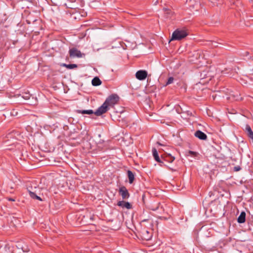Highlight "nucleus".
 <instances>
[{
    "label": "nucleus",
    "mask_w": 253,
    "mask_h": 253,
    "mask_svg": "<svg viewBox=\"0 0 253 253\" xmlns=\"http://www.w3.org/2000/svg\"><path fill=\"white\" fill-rule=\"evenodd\" d=\"M69 53L70 56L71 57H77L80 58L82 57L83 55V54L81 53V52L75 47L70 49Z\"/></svg>",
    "instance_id": "5"
},
{
    "label": "nucleus",
    "mask_w": 253,
    "mask_h": 253,
    "mask_svg": "<svg viewBox=\"0 0 253 253\" xmlns=\"http://www.w3.org/2000/svg\"><path fill=\"white\" fill-rule=\"evenodd\" d=\"M27 191L28 192V193L30 195V196L31 197V198H32L33 199L37 200H39L40 201H42V199L36 194V190H33L32 187H27Z\"/></svg>",
    "instance_id": "7"
},
{
    "label": "nucleus",
    "mask_w": 253,
    "mask_h": 253,
    "mask_svg": "<svg viewBox=\"0 0 253 253\" xmlns=\"http://www.w3.org/2000/svg\"><path fill=\"white\" fill-rule=\"evenodd\" d=\"M195 136L202 140H205L207 139V135L206 134L200 130H197L195 132Z\"/></svg>",
    "instance_id": "10"
},
{
    "label": "nucleus",
    "mask_w": 253,
    "mask_h": 253,
    "mask_svg": "<svg viewBox=\"0 0 253 253\" xmlns=\"http://www.w3.org/2000/svg\"><path fill=\"white\" fill-rule=\"evenodd\" d=\"M14 252H15V253H23V251L22 252L19 249H18L16 251H14Z\"/></svg>",
    "instance_id": "29"
},
{
    "label": "nucleus",
    "mask_w": 253,
    "mask_h": 253,
    "mask_svg": "<svg viewBox=\"0 0 253 253\" xmlns=\"http://www.w3.org/2000/svg\"><path fill=\"white\" fill-rule=\"evenodd\" d=\"M92 85L98 86L101 84L102 82L98 77H94L91 81Z\"/></svg>",
    "instance_id": "16"
},
{
    "label": "nucleus",
    "mask_w": 253,
    "mask_h": 253,
    "mask_svg": "<svg viewBox=\"0 0 253 253\" xmlns=\"http://www.w3.org/2000/svg\"><path fill=\"white\" fill-rule=\"evenodd\" d=\"M182 86L183 87V88H184V91H186V88H187V85L185 84L184 83H183V85Z\"/></svg>",
    "instance_id": "30"
},
{
    "label": "nucleus",
    "mask_w": 253,
    "mask_h": 253,
    "mask_svg": "<svg viewBox=\"0 0 253 253\" xmlns=\"http://www.w3.org/2000/svg\"><path fill=\"white\" fill-rule=\"evenodd\" d=\"M77 143H78V144H79V143H80V142H78V141H77Z\"/></svg>",
    "instance_id": "40"
},
{
    "label": "nucleus",
    "mask_w": 253,
    "mask_h": 253,
    "mask_svg": "<svg viewBox=\"0 0 253 253\" xmlns=\"http://www.w3.org/2000/svg\"><path fill=\"white\" fill-rule=\"evenodd\" d=\"M62 66L63 67H65L66 68L69 69H73L77 68L78 67V65L76 64H67L65 63H63L62 64Z\"/></svg>",
    "instance_id": "20"
},
{
    "label": "nucleus",
    "mask_w": 253,
    "mask_h": 253,
    "mask_svg": "<svg viewBox=\"0 0 253 253\" xmlns=\"http://www.w3.org/2000/svg\"><path fill=\"white\" fill-rule=\"evenodd\" d=\"M119 194L122 196L123 200L127 199L130 197V194L125 186H122L119 188Z\"/></svg>",
    "instance_id": "4"
},
{
    "label": "nucleus",
    "mask_w": 253,
    "mask_h": 253,
    "mask_svg": "<svg viewBox=\"0 0 253 253\" xmlns=\"http://www.w3.org/2000/svg\"><path fill=\"white\" fill-rule=\"evenodd\" d=\"M163 10L165 11V13L168 15V16L170 15L172 13V11L169 9L164 8Z\"/></svg>",
    "instance_id": "25"
},
{
    "label": "nucleus",
    "mask_w": 253,
    "mask_h": 253,
    "mask_svg": "<svg viewBox=\"0 0 253 253\" xmlns=\"http://www.w3.org/2000/svg\"><path fill=\"white\" fill-rule=\"evenodd\" d=\"M161 159L169 163H172L175 160V157L168 153H164L161 155Z\"/></svg>",
    "instance_id": "9"
},
{
    "label": "nucleus",
    "mask_w": 253,
    "mask_h": 253,
    "mask_svg": "<svg viewBox=\"0 0 253 253\" xmlns=\"http://www.w3.org/2000/svg\"><path fill=\"white\" fill-rule=\"evenodd\" d=\"M120 97L118 94L113 93L109 95L105 100V102L110 107H114L115 104L118 103Z\"/></svg>",
    "instance_id": "3"
},
{
    "label": "nucleus",
    "mask_w": 253,
    "mask_h": 253,
    "mask_svg": "<svg viewBox=\"0 0 253 253\" xmlns=\"http://www.w3.org/2000/svg\"><path fill=\"white\" fill-rule=\"evenodd\" d=\"M250 138L252 139V142L253 143V136L252 137H251Z\"/></svg>",
    "instance_id": "35"
},
{
    "label": "nucleus",
    "mask_w": 253,
    "mask_h": 253,
    "mask_svg": "<svg viewBox=\"0 0 253 253\" xmlns=\"http://www.w3.org/2000/svg\"><path fill=\"white\" fill-rule=\"evenodd\" d=\"M22 97L24 99L28 100L30 99L31 96V95L29 92H23L21 94Z\"/></svg>",
    "instance_id": "21"
},
{
    "label": "nucleus",
    "mask_w": 253,
    "mask_h": 253,
    "mask_svg": "<svg viewBox=\"0 0 253 253\" xmlns=\"http://www.w3.org/2000/svg\"><path fill=\"white\" fill-rule=\"evenodd\" d=\"M188 153L189 154V155H190L193 157H197V156L198 155V153L197 152L191 150H189L188 151Z\"/></svg>",
    "instance_id": "23"
},
{
    "label": "nucleus",
    "mask_w": 253,
    "mask_h": 253,
    "mask_svg": "<svg viewBox=\"0 0 253 253\" xmlns=\"http://www.w3.org/2000/svg\"><path fill=\"white\" fill-rule=\"evenodd\" d=\"M174 80V78L172 77H169L168 79V81L166 83V85L169 84L173 83Z\"/></svg>",
    "instance_id": "24"
},
{
    "label": "nucleus",
    "mask_w": 253,
    "mask_h": 253,
    "mask_svg": "<svg viewBox=\"0 0 253 253\" xmlns=\"http://www.w3.org/2000/svg\"><path fill=\"white\" fill-rule=\"evenodd\" d=\"M170 170H171V171H175V170H174L173 169H169Z\"/></svg>",
    "instance_id": "37"
},
{
    "label": "nucleus",
    "mask_w": 253,
    "mask_h": 253,
    "mask_svg": "<svg viewBox=\"0 0 253 253\" xmlns=\"http://www.w3.org/2000/svg\"><path fill=\"white\" fill-rule=\"evenodd\" d=\"M158 208V207H157L156 209H153L152 210L155 211Z\"/></svg>",
    "instance_id": "36"
},
{
    "label": "nucleus",
    "mask_w": 253,
    "mask_h": 253,
    "mask_svg": "<svg viewBox=\"0 0 253 253\" xmlns=\"http://www.w3.org/2000/svg\"><path fill=\"white\" fill-rule=\"evenodd\" d=\"M249 54V52L248 51H246L244 54V56H247Z\"/></svg>",
    "instance_id": "33"
},
{
    "label": "nucleus",
    "mask_w": 253,
    "mask_h": 253,
    "mask_svg": "<svg viewBox=\"0 0 253 253\" xmlns=\"http://www.w3.org/2000/svg\"><path fill=\"white\" fill-rule=\"evenodd\" d=\"M188 35L186 30L177 29L172 33L171 41H180Z\"/></svg>",
    "instance_id": "2"
},
{
    "label": "nucleus",
    "mask_w": 253,
    "mask_h": 253,
    "mask_svg": "<svg viewBox=\"0 0 253 253\" xmlns=\"http://www.w3.org/2000/svg\"><path fill=\"white\" fill-rule=\"evenodd\" d=\"M9 34V31L7 30H4V31L1 29V37H6Z\"/></svg>",
    "instance_id": "22"
},
{
    "label": "nucleus",
    "mask_w": 253,
    "mask_h": 253,
    "mask_svg": "<svg viewBox=\"0 0 253 253\" xmlns=\"http://www.w3.org/2000/svg\"><path fill=\"white\" fill-rule=\"evenodd\" d=\"M7 16L5 13L3 14V18H1V24L2 23L4 28H7L9 27V21L6 22L7 20Z\"/></svg>",
    "instance_id": "15"
},
{
    "label": "nucleus",
    "mask_w": 253,
    "mask_h": 253,
    "mask_svg": "<svg viewBox=\"0 0 253 253\" xmlns=\"http://www.w3.org/2000/svg\"><path fill=\"white\" fill-rule=\"evenodd\" d=\"M3 253H15L14 252L13 247L9 244H6L3 249Z\"/></svg>",
    "instance_id": "14"
},
{
    "label": "nucleus",
    "mask_w": 253,
    "mask_h": 253,
    "mask_svg": "<svg viewBox=\"0 0 253 253\" xmlns=\"http://www.w3.org/2000/svg\"><path fill=\"white\" fill-rule=\"evenodd\" d=\"M75 139V138H74V137H70V140H71V139L74 140V139Z\"/></svg>",
    "instance_id": "34"
},
{
    "label": "nucleus",
    "mask_w": 253,
    "mask_h": 253,
    "mask_svg": "<svg viewBox=\"0 0 253 253\" xmlns=\"http://www.w3.org/2000/svg\"><path fill=\"white\" fill-rule=\"evenodd\" d=\"M147 72L145 70H139L135 74L136 78L140 81L144 80L147 77Z\"/></svg>",
    "instance_id": "6"
},
{
    "label": "nucleus",
    "mask_w": 253,
    "mask_h": 253,
    "mask_svg": "<svg viewBox=\"0 0 253 253\" xmlns=\"http://www.w3.org/2000/svg\"><path fill=\"white\" fill-rule=\"evenodd\" d=\"M159 218H160L161 219H164V220H166L167 219L166 217H165L164 216H160L159 217Z\"/></svg>",
    "instance_id": "32"
},
{
    "label": "nucleus",
    "mask_w": 253,
    "mask_h": 253,
    "mask_svg": "<svg viewBox=\"0 0 253 253\" xmlns=\"http://www.w3.org/2000/svg\"><path fill=\"white\" fill-rule=\"evenodd\" d=\"M245 131L247 132V136L249 138H251V137L253 136V131H252L250 125H246L245 127Z\"/></svg>",
    "instance_id": "17"
},
{
    "label": "nucleus",
    "mask_w": 253,
    "mask_h": 253,
    "mask_svg": "<svg viewBox=\"0 0 253 253\" xmlns=\"http://www.w3.org/2000/svg\"><path fill=\"white\" fill-rule=\"evenodd\" d=\"M146 232H147V233H149L148 231H146Z\"/></svg>",
    "instance_id": "41"
},
{
    "label": "nucleus",
    "mask_w": 253,
    "mask_h": 253,
    "mask_svg": "<svg viewBox=\"0 0 253 253\" xmlns=\"http://www.w3.org/2000/svg\"><path fill=\"white\" fill-rule=\"evenodd\" d=\"M246 213L244 211H242L237 218V222L239 223H244L246 221Z\"/></svg>",
    "instance_id": "12"
},
{
    "label": "nucleus",
    "mask_w": 253,
    "mask_h": 253,
    "mask_svg": "<svg viewBox=\"0 0 253 253\" xmlns=\"http://www.w3.org/2000/svg\"><path fill=\"white\" fill-rule=\"evenodd\" d=\"M127 176L128 178L129 183L132 184L135 180V175L131 170H127L126 171Z\"/></svg>",
    "instance_id": "11"
},
{
    "label": "nucleus",
    "mask_w": 253,
    "mask_h": 253,
    "mask_svg": "<svg viewBox=\"0 0 253 253\" xmlns=\"http://www.w3.org/2000/svg\"><path fill=\"white\" fill-rule=\"evenodd\" d=\"M6 199H7V200H8L9 201H12V202H14L15 201V199H16V198H10V197H7L6 198Z\"/></svg>",
    "instance_id": "28"
},
{
    "label": "nucleus",
    "mask_w": 253,
    "mask_h": 253,
    "mask_svg": "<svg viewBox=\"0 0 253 253\" xmlns=\"http://www.w3.org/2000/svg\"><path fill=\"white\" fill-rule=\"evenodd\" d=\"M117 206L122 208L123 209L126 208L127 210L132 209V205L131 203L126 202L125 200L123 201H118L117 203Z\"/></svg>",
    "instance_id": "8"
},
{
    "label": "nucleus",
    "mask_w": 253,
    "mask_h": 253,
    "mask_svg": "<svg viewBox=\"0 0 253 253\" xmlns=\"http://www.w3.org/2000/svg\"><path fill=\"white\" fill-rule=\"evenodd\" d=\"M241 169V168H240V166H237V167H235L234 168V170L235 171H239Z\"/></svg>",
    "instance_id": "27"
},
{
    "label": "nucleus",
    "mask_w": 253,
    "mask_h": 253,
    "mask_svg": "<svg viewBox=\"0 0 253 253\" xmlns=\"http://www.w3.org/2000/svg\"><path fill=\"white\" fill-rule=\"evenodd\" d=\"M93 219V216L90 217V219Z\"/></svg>",
    "instance_id": "38"
},
{
    "label": "nucleus",
    "mask_w": 253,
    "mask_h": 253,
    "mask_svg": "<svg viewBox=\"0 0 253 253\" xmlns=\"http://www.w3.org/2000/svg\"><path fill=\"white\" fill-rule=\"evenodd\" d=\"M208 72L206 71V70H204L202 71V72H201V75H200V77L201 78V79H208L209 80H211V76H208Z\"/></svg>",
    "instance_id": "19"
},
{
    "label": "nucleus",
    "mask_w": 253,
    "mask_h": 253,
    "mask_svg": "<svg viewBox=\"0 0 253 253\" xmlns=\"http://www.w3.org/2000/svg\"><path fill=\"white\" fill-rule=\"evenodd\" d=\"M160 164V165L161 166H165L166 165L165 164L164 162H163V161H162V163H159Z\"/></svg>",
    "instance_id": "31"
},
{
    "label": "nucleus",
    "mask_w": 253,
    "mask_h": 253,
    "mask_svg": "<svg viewBox=\"0 0 253 253\" xmlns=\"http://www.w3.org/2000/svg\"><path fill=\"white\" fill-rule=\"evenodd\" d=\"M109 107L107 105L106 102H104L103 104L94 112L92 110H77L76 112L78 113L82 114L91 115L94 114L95 115L99 116L106 113L109 110Z\"/></svg>",
    "instance_id": "1"
},
{
    "label": "nucleus",
    "mask_w": 253,
    "mask_h": 253,
    "mask_svg": "<svg viewBox=\"0 0 253 253\" xmlns=\"http://www.w3.org/2000/svg\"><path fill=\"white\" fill-rule=\"evenodd\" d=\"M150 239V238H148V239H146V240H148Z\"/></svg>",
    "instance_id": "39"
},
{
    "label": "nucleus",
    "mask_w": 253,
    "mask_h": 253,
    "mask_svg": "<svg viewBox=\"0 0 253 253\" xmlns=\"http://www.w3.org/2000/svg\"><path fill=\"white\" fill-rule=\"evenodd\" d=\"M6 192H9L10 193H13L14 192L13 188L11 186L10 188H6L4 189Z\"/></svg>",
    "instance_id": "26"
},
{
    "label": "nucleus",
    "mask_w": 253,
    "mask_h": 253,
    "mask_svg": "<svg viewBox=\"0 0 253 253\" xmlns=\"http://www.w3.org/2000/svg\"><path fill=\"white\" fill-rule=\"evenodd\" d=\"M13 132H10L8 134H7L3 138V142H6L7 141H9L10 139H14V135L13 134Z\"/></svg>",
    "instance_id": "18"
},
{
    "label": "nucleus",
    "mask_w": 253,
    "mask_h": 253,
    "mask_svg": "<svg viewBox=\"0 0 253 253\" xmlns=\"http://www.w3.org/2000/svg\"><path fill=\"white\" fill-rule=\"evenodd\" d=\"M153 156L155 160L158 163H162V160L160 158L157 149L155 148L152 149Z\"/></svg>",
    "instance_id": "13"
}]
</instances>
